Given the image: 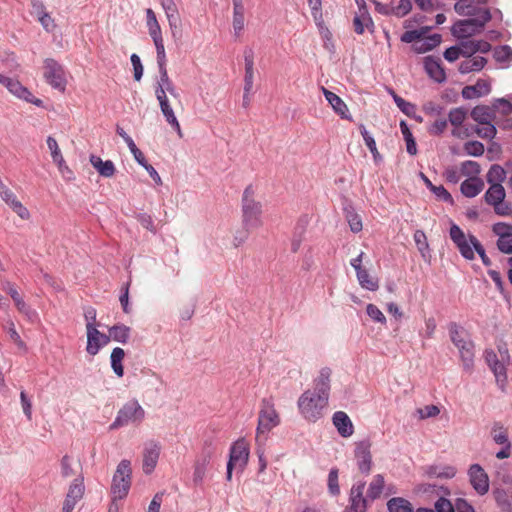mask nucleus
Listing matches in <instances>:
<instances>
[{
    "instance_id": "nucleus-1",
    "label": "nucleus",
    "mask_w": 512,
    "mask_h": 512,
    "mask_svg": "<svg viewBox=\"0 0 512 512\" xmlns=\"http://www.w3.org/2000/svg\"><path fill=\"white\" fill-rule=\"evenodd\" d=\"M331 373L330 368H322L314 380L313 390H306L298 399L299 412L308 422L315 423L324 416L328 407Z\"/></svg>"
},
{
    "instance_id": "nucleus-2",
    "label": "nucleus",
    "mask_w": 512,
    "mask_h": 512,
    "mask_svg": "<svg viewBox=\"0 0 512 512\" xmlns=\"http://www.w3.org/2000/svg\"><path fill=\"white\" fill-rule=\"evenodd\" d=\"M450 238L455 243L464 258L468 260L474 259V251H476L481 257L484 265L489 266L491 264L483 246L474 235H469L467 238L458 225L452 224L450 227Z\"/></svg>"
},
{
    "instance_id": "nucleus-3",
    "label": "nucleus",
    "mask_w": 512,
    "mask_h": 512,
    "mask_svg": "<svg viewBox=\"0 0 512 512\" xmlns=\"http://www.w3.org/2000/svg\"><path fill=\"white\" fill-rule=\"evenodd\" d=\"M255 190L252 185L245 188L242 196V222L246 229H258L263 225L262 204L254 198Z\"/></svg>"
},
{
    "instance_id": "nucleus-4",
    "label": "nucleus",
    "mask_w": 512,
    "mask_h": 512,
    "mask_svg": "<svg viewBox=\"0 0 512 512\" xmlns=\"http://www.w3.org/2000/svg\"><path fill=\"white\" fill-rule=\"evenodd\" d=\"M469 19L459 20L452 27V34L459 39H466L480 33L485 24L490 21L491 13L486 7H479L476 15Z\"/></svg>"
},
{
    "instance_id": "nucleus-5",
    "label": "nucleus",
    "mask_w": 512,
    "mask_h": 512,
    "mask_svg": "<svg viewBox=\"0 0 512 512\" xmlns=\"http://www.w3.org/2000/svg\"><path fill=\"white\" fill-rule=\"evenodd\" d=\"M131 463L129 460H122L114 473L111 485L112 500L124 499L130 490L131 486Z\"/></svg>"
},
{
    "instance_id": "nucleus-6",
    "label": "nucleus",
    "mask_w": 512,
    "mask_h": 512,
    "mask_svg": "<svg viewBox=\"0 0 512 512\" xmlns=\"http://www.w3.org/2000/svg\"><path fill=\"white\" fill-rule=\"evenodd\" d=\"M249 445L245 439L235 441L230 447L226 479L231 481L233 469L243 471L249 460Z\"/></svg>"
},
{
    "instance_id": "nucleus-7",
    "label": "nucleus",
    "mask_w": 512,
    "mask_h": 512,
    "mask_svg": "<svg viewBox=\"0 0 512 512\" xmlns=\"http://www.w3.org/2000/svg\"><path fill=\"white\" fill-rule=\"evenodd\" d=\"M145 418V410L137 400H130L118 411L110 429H117L130 423L140 424Z\"/></svg>"
},
{
    "instance_id": "nucleus-8",
    "label": "nucleus",
    "mask_w": 512,
    "mask_h": 512,
    "mask_svg": "<svg viewBox=\"0 0 512 512\" xmlns=\"http://www.w3.org/2000/svg\"><path fill=\"white\" fill-rule=\"evenodd\" d=\"M280 423V417L273 403L264 399L258 416L256 440L266 439V434Z\"/></svg>"
},
{
    "instance_id": "nucleus-9",
    "label": "nucleus",
    "mask_w": 512,
    "mask_h": 512,
    "mask_svg": "<svg viewBox=\"0 0 512 512\" xmlns=\"http://www.w3.org/2000/svg\"><path fill=\"white\" fill-rule=\"evenodd\" d=\"M449 334L453 344L459 349L463 365L466 369H470L473 364V344L466 340L464 331L456 324L451 323L449 326Z\"/></svg>"
},
{
    "instance_id": "nucleus-10",
    "label": "nucleus",
    "mask_w": 512,
    "mask_h": 512,
    "mask_svg": "<svg viewBox=\"0 0 512 512\" xmlns=\"http://www.w3.org/2000/svg\"><path fill=\"white\" fill-rule=\"evenodd\" d=\"M214 452L215 448L212 441L206 440L193 464V482L195 485L202 484Z\"/></svg>"
},
{
    "instance_id": "nucleus-11",
    "label": "nucleus",
    "mask_w": 512,
    "mask_h": 512,
    "mask_svg": "<svg viewBox=\"0 0 512 512\" xmlns=\"http://www.w3.org/2000/svg\"><path fill=\"white\" fill-rule=\"evenodd\" d=\"M43 70V76L46 82L54 89L63 92L67 84L63 66L54 59L47 58L44 60Z\"/></svg>"
},
{
    "instance_id": "nucleus-12",
    "label": "nucleus",
    "mask_w": 512,
    "mask_h": 512,
    "mask_svg": "<svg viewBox=\"0 0 512 512\" xmlns=\"http://www.w3.org/2000/svg\"><path fill=\"white\" fill-rule=\"evenodd\" d=\"M506 192L502 184L490 185L484 194L485 202L494 208V212L499 216H508L511 214V207L504 202Z\"/></svg>"
},
{
    "instance_id": "nucleus-13",
    "label": "nucleus",
    "mask_w": 512,
    "mask_h": 512,
    "mask_svg": "<svg viewBox=\"0 0 512 512\" xmlns=\"http://www.w3.org/2000/svg\"><path fill=\"white\" fill-rule=\"evenodd\" d=\"M0 84L6 87L7 90L16 98L27 103L34 104L37 107L43 106V101L35 97L27 87L21 84L19 80L0 74Z\"/></svg>"
},
{
    "instance_id": "nucleus-14",
    "label": "nucleus",
    "mask_w": 512,
    "mask_h": 512,
    "mask_svg": "<svg viewBox=\"0 0 512 512\" xmlns=\"http://www.w3.org/2000/svg\"><path fill=\"white\" fill-rule=\"evenodd\" d=\"M372 443L369 439H364L355 443L354 457L360 473L368 475L372 470Z\"/></svg>"
},
{
    "instance_id": "nucleus-15",
    "label": "nucleus",
    "mask_w": 512,
    "mask_h": 512,
    "mask_svg": "<svg viewBox=\"0 0 512 512\" xmlns=\"http://www.w3.org/2000/svg\"><path fill=\"white\" fill-rule=\"evenodd\" d=\"M85 492L84 478L73 479L66 494L62 512H72L76 504L83 498Z\"/></svg>"
},
{
    "instance_id": "nucleus-16",
    "label": "nucleus",
    "mask_w": 512,
    "mask_h": 512,
    "mask_svg": "<svg viewBox=\"0 0 512 512\" xmlns=\"http://www.w3.org/2000/svg\"><path fill=\"white\" fill-rule=\"evenodd\" d=\"M492 231L498 236V249L505 254H512V225L498 222L492 226Z\"/></svg>"
},
{
    "instance_id": "nucleus-17",
    "label": "nucleus",
    "mask_w": 512,
    "mask_h": 512,
    "mask_svg": "<svg viewBox=\"0 0 512 512\" xmlns=\"http://www.w3.org/2000/svg\"><path fill=\"white\" fill-rule=\"evenodd\" d=\"M87 333V346L86 351L88 354L94 356L99 350L110 342V337L101 333L97 327L86 325Z\"/></svg>"
},
{
    "instance_id": "nucleus-18",
    "label": "nucleus",
    "mask_w": 512,
    "mask_h": 512,
    "mask_svg": "<svg viewBox=\"0 0 512 512\" xmlns=\"http://www.w3.org/2000/svg\"><path fill=\"white\" fill-rule=\"evenodd\" d=\"M468 475L472 487L479 495H485L489 491V477L479 464L471 465Z\"/></svg>"
},
{
    "instance_id": "nucleus-19",
    "label": "nucleus",
    "mask_w": 512,
    "mask_h": 512,
    "mask_svg": "<svg viewBox=\"0 0 512 512\" xmlns=\"http://www.w3.org/2000/svg\"><path fill=\"white\" fill-rule=\"evenodd\" d=\"M365 483L354 484L350 490L349 505L344 512H365L367 509L368 498L363 496Z\"/></svg>"
},
{
    "instance_id": "nucleus-20",
    "label": "nucleus",
    "mask_w": 512,
    "mask_h": 512,
    "mask_svg": "<svg viewBox=\"0 0 512 512\" xmlns=\"http://www.w3.org/2000/svg\"><path fill=\"white\" fill-rule=\"evenodd\" d=\"M160 445L157 442L150 441L146 443L143 451V471L146 474H150L155 469L159 455Z\"/></svg>"
},
{
    "instance_id": "nucleus-21",
    "label": "nucleus",
    "mask_w": 512,
    "mask_h": 512,
    "mask_svg": "<svg viewBox=\"0 0 512 512\" xmlns=\"http://www.w3.org/2000/svg\"><path fill=\"white\" fill-rule=\"evenodd\" d=\"M0 196L21 219L27 220L30 218L28 209L17 199L12 190L1 185Z\"/></svg>"
},
{
    "instance_id": "nucleus-22",
    "label": "nucleus",
    "mask_w": 512,
    "mask_h": 512,
    "mask_svg": "<svg viewBox=\"0 0 512 512\" xmlns=\"http://www.w3.org/2000/svg\"><path fill=\"white\" fill-rule=\"evenodd\" d=\"M244 63H245V75H244V99L247 98L248 95L253 90L254 85V52L251 48H246L244 50Z\"/></svg>"
},
{
    "instance_id": "nucleus-23",
    "label": "nucleus",
    "mask_w": 512,
    "mask_h": 512,
    "mask_svg": "<svg viewBox=\"0 0 512 512\" xmlns=\"http://www.w3.org/2000/svg\"><path fill=\"white\" fill-rule=\"evenodd\" d=\"M467 118V110L462 107L453 108L448 114L450 124L454 127L452 135L458 138L468 137V130L461 128L462 124Z\"/></svg>"
},
{
    "instance_id": "nucleus-24",
    "label": "nucleus",
    "mask_w": 512,
    "mask_h": 512,
    "mask_svg": "<svg viewBox=\"0 0 512 512\" xmlns=\"http://www.w3.org/2000/svg\"><path fill=\"white\" fill-rule=\"evenodd\" d=\"M485 360L494 373L497 382L504 383L507 379L506 367L507 365L500 359L498 354L493 350H486L484 352Z\"/></svg>"
},
{
    "instance_id": "nucleus-25",
    "label": "nucleus",
    "mask_w": 512,
    "mask_h": 512,
    "mask_svg": "<svg viewBox=\"0 0 512 512\" xmlns=\"http://www.w3.org/2000/svg\"><path fill=\"white\" fill-rule=\"evenodd\" d=\"M460 52L463 57H472L477 52L487 53L491 50L489 42L484 40L464 39L459 43Z\"/></svg>"
},
{
    "instance_id": "nucleus-26",
    "label": "nucleus",
    "mask_w": 512,
    "mask_h": 512,
    "mask_svg": "<svg viewBox=\"0 0 512 512\" xmlns=\"http://www.w3.org/2000/svg\"><path fill=\"white\" fill-rule=\"evenodd\" d=\"M233 17L232 26L236 38L242 36L245 28V7L243 0H232Z\"/></svg>"
},
{
    "instance_id": "nucleus-27",
    "label": "nucleus",
    "mask_w": 512,
    "mask_h": 512,
    "mask_svg": "<svg viewBox=\"0 0 512 512\" xmlns=\"http://www.w3.org/2000/svg\"><path fill=\"white\" fill-rule=\"evenodd\" d=\"M424 68L427 74L436 82L442 83L446 80V73L439 58L427 56L424 59Z\"/></svg>"
},
{
    "instance_id": "nucleus-28",
    "label": "nucleus",
    "mask_w": 512,
    "mask_h": 512,
    "mask_svg": "<svg viewBox=\"0 0 512 512\" xmlns=\"http://www.w3.org/2000/svg\"><path fill=\"white\" fill-rule=\"evenodd\" d=\"M334 426L342 437H350L354 433V426L349 416L343 411H337L332 417Z\"/></svg>"
},
{
    "instance_id": "nucleus-29",
    "label": "nucleus",
    "mask_w": 512,
    "mask_h": 512,
    "mask_svg": "<svg viewBox=\"0 0 512 512\" xmlns=\"http://www.w3.org/2000/svg\"><path fill=\"white\" fill-rule=\"evenodd\" d=\"M321 90L335 113H337L342 119H351L350 115L348 114L349 110L347 105L338 95L326 89L325 87H322Z\"/></svg>"
},
{
    "instance_id": "nucleus-30",
    "label": "nucleus",
    "mask_w": 512,
    "mask_h": 512,
    "mask_svg": "<svg viewBox=\"0 0 512 512\" xmlns=\"http://www.w3.org/2000/svg\"><path fill=\"white\" fill-rule=\"evenodd\" d=\"M61 476L65 479L83 477L80 463L65 455L60 462Z\"/></svg>"
},
{
    "instance_id": "nucleus-31",
    "label": "nucleus",
    "mask_w": 512,
    "mask_h": 512,
    "mask_svg": "<svg viewBox=\"0 0 512 512\" xmlns=\"http://www.w3.org/2000/svg\"><path fill=\"white\" fill-rule=\"evenodd\" d=\"M485 183L479 177L467 178L461 183L460 191L467 198H473L477 196L483 189Z\"/></svg>"
},
{
    "instance_id": "nucleus-32",
    "label": "nucleus",
    "mask_w": 512,
    "mask_h": 512,
    "mask_svg": "<svg viewBox=\"0 0 512 512\" xmlns=\"http://www.w3.org/2000/svg\"><path fill=\"white\" fill-rule=\"evenodd\" d=\"M471 117L479 124H488L495 119V109L486 105H478L471 111Z\"/></svg>"
},
{
    "instance_id": "nucleus-33",
    "label": "nucleus",
    "mask_w": 512,
    "mask_h": 512,
    "mask_svg": "<svg viewBox=\"0 0 512 512\" xmlns=\"http://www.w3.org/2000/svg\"><path fill=\"white\" fill-rule=\"evenodd\" d=\"M32 4L34 8V13L37 15L38 21L41 23L43 28L47 32L53 31L56 25L51 15L45 11L44 4L42 2H39L38 0L34 1Z\"/></svg>"
},
{
    "instance_id": "nucleus-34",
    "label": "nucleus",
    "mask_w": 512,
    "mask_h": 512,
    "mask_svg": "<svg viewBox=\"0 0 512 512\" xmlns=\"http://www.w3.org/2000/svg\"><path fill=\"white\" fill-rule=\"evenodd\" d=\"M459 65V72L462 74H468L470 72L480 71L484 68L487 63L486 58L482 56L465 57Z\"/></svg>"
},
{
    "instance_id": "nucleus-35",
    "label": "nucleus",
    "mask_w": 512,
    "mask_h": 512,
    "mask_svg": "<svg viewBox=\"0 0 512 512\" xmlns=\"http://www.w3.org/2000/svg\"><path fill=\"white\" fill-rule=\"evenodd\" d=\"M90 163L103 177L110 178L115 174L116 169L111 160L103 161L99 156L91 155Z\"/></svg>"
},
{
    "instance_id": "nucleus-36",
    "label": "nucleus",
    "mask_w": 512,
    "mask_h": 512,
    "mask_svg": "<svg viewBox=\"0 0 512 512\" xmlns=\"http://www.w3.org/2000/svg\"><path fill=\"white\" fill-rule=\"evenodd\" d=\"M160 4L165 11L170 28H177L180 22V16L174 0H160Z\"/></svg>"
},
{
    "instance_id": "nucleus-37",
    "label": "nucleus",
    "mask_w": 512,
    "mask_h": 512,
    "mask_svg": "<svg viewBox=\"0 0 512 512\" xmlns=\"http://www.w3.org/2000/svg\"><path fill=\"white\" fill-rule=\"evenodd\" d=\"M385 487V480L382 474H376L373 476L367 489V498L371 501L378 499Z\"/></svg>"
},
{
    "instance_id": "nucleus-38",
    "label": "nucleus",
    "mask_w": 512,
    "mask_h": 512,
    "mask_svg": "<svg viewBox=\"0 0 512 512\" xmlns=\"http://www.w3.org/2000/svg\"><path fill=\"white\" fill-rule=\"evenodd\" d=\"M441 43V35L433 34L425 37V35L413 45L417 53H425L437 47Z\"/></svg>"
},
{
    "instance_id": "nucleus-39",
    "label": "nucleus",
    "mask_w": 512,
    "mask_h": 512,
    "mask_svg": "<svg viewBox=\"0 0 512 512\" xmlns=\"http://www.w3.org/2000/svg\"><path fill=\"white\" fill-rule=\"evenodd\" d=\"M160 110L166 120V122L171 126V128L177 133V135L182 138L183 137V132H182V129H181V126H180V123L174 113V110L169 103L167 104H163L160 106Z\"/></svg>"
},
{
    "instance_id": "nucleus-40",
    "label": "nucleus",
    "mask_w": 512,
    "mask_h": 512,
    "mask_svg": "<svg viewBox=\"0 0 512 512\" xmlns=\"http://www.w3.org/2000/svg\"><path fill=\"white\" fill-rule=\"evenodd\" d=\"M359 285L366 290L376 291L379 288L378 278L370 275L367 269L360 270L356 273Z\"/></svg>"
},
{
    "instance_id": "nucleus-41",
    "label": "nucleus",
    "mask_w": 512,
    "mask_h": 512,
    "mask_svg": "<svg viewBox=\"0 0 512 512\" xmlns=\"http://www.w3.org/2000/svg\"><path fill=\"white\" fill-rule=\"evenodd\" d=\"M124 357L125 351L120 347L114 348L111 352V368L118 377H122L124 375V368L122 365Z\"/></svg>"
},
{
    "instance_id": "nucleus-42",
    "label": "nucleus",
    "mask_w": 512,
    "mask_h": 512,
    "mask_svg": "<svg viewBox=\"0 0 512 512\" xmlns=\"http://www.w3.org/2000/svg\"><path fill=\"white\" fill-rule=\"evenodd\" d=\"M359 129H360V133H361V135H362V137L364 139V142H365L366 146L368 147V149L370 150V152H371V154L373 156L374 162L375 163L381 162L382 161V156H381V154L379 153V151L377 149L375 139L366 130L364 125H360Z\"/></svg>"
},
{
    "instance_id": "nucleus-43",
    "label": "nucleus",
    "mask_w": 512,
    "mask_h": 512,
    "mask_svg": "<svg viewBox=\"0 0 512 512\" xmlns=\"http://www.w3.org/2000/svg\"><path fill=\"white\" fill-rule=\"evenodd\" d=\"M130 328L124 324L114 325L109 328V337L114 341L126 343L129 339Z\"/></svg>"
},
{
    "instance_id": "nucleus-44",
    "label": "nucleus",
    "mask_w": 512,
    "mask_h": 512,
    "mask_svg": "<svg viewBox=\"0 0 512 512\" xmlns=\"http://www.w3.org/2000/svg\"><path fill=\"white\" fill-rule=\"evenodd\" d=\"M345 218L353 233H359L363 229L361 216L354 211L352 207L345 208Z\"/></svg>"
},
{
    "instance_id": "nucleus-45",
    "label": "nucleus",
    "mask_w": 512,
    "mask_h": 512,
    "mask_svg": "<svg viewBox=\"0 0 512 512\" xmlns=\"http://www.w3.org/2000/svg\"><path fill=\"white\" fill-rule=\"evenodd\" d=\"M146 19H147L146 24H147L148 32H149V35L151 36V38L161 37L162 36L161 27L159 25V22L157 20L155 12L151 8H148L146 10Z\"/></svg>"
},
{
    "instance_id": "nucleus-46",
    "label": "nucleus",
    "mask_w": 512,
    "mask_h": 512,
    "mask_svg": "<svg viewBox=\"0 0 512 512\" xmlns=\"http://www.w3.org/2000/svg\"><path fill=\"white\" fill-rule=\"evenodd\" d=\"M506 178V171L498 164H494L487 172L486 180L490 185L501 184Z\"/></svg>"
},
{
    "instance_id": "nucleus-47",
    "label": "nucleus",
    "mask_w": 512,
    "mask_h": 512,
    "mask_svg": "<svg viewBox=\"0 0 512 512\" xmlns=\"http://www.w3.org/2000/svg\"><path fill=\"white\" fill-rule=\"evenodd\" d=\"M390 512H413L411 503L401 497L392 498L387 503Z\"/></svg>"
},
{
    "instance_id": "nucleus-48",
    "label": "nucleus",
    "mask_w": 512,
    "mask_h": 512,
    "mask_svg": "<svg viewBox=\"0 0 512 512\" xmlns=\"http://www.w3.org/2000/svg\"><path fill=\"white\" fill-rule=\"evenodd\" d=\"M400 129H401V133L403 134V137L406 141L407 152L410 155H415L417 153L416 142H415L414 137L405 121L400 122Z\"/></svg>"
},
{
    "instance_id": "nucleus-49",
    "label": "nucleus",
    "mask_w": 512,
    "mask_h": 512,
    "mask_svg": "<svg viewBox=\"0 0 512 512\" xmlns=\"http://www.w3.org/2000/svg\"><path fill=\"white\" fill-rule=\"evenodd\" d=\"M491 435H492L493 440L499 445L510 444L509 439H508V431L500 423L494 424L492 431H491Z\"/></svg>"
},
{
    "instance_id": "nucleus-50",
    "label": "nucleus",
    "mask_w": 512,
    "mask_h": 512,
    "mask_svg": "<svg viewBox=\"0 0 512 512\" xmlns=\"http://www.w3.org/2000/svg\"><path fill=\"white\" fill-rule=\"evenodd\" d=\"M460 171L463 176L478 177L481 172L480 165L476 161L467 160L460 164Z\"/></svg>"
},
{
    "instance_id": "nucleus-51",
    "label": "nucleus",
    "mask_w": 512,
    "mask_h": 512,
    "mask_svg": "<svg viewBox=\"0 0 512 512\" xmlns=\"http://www.w3.org/2000/svg\"><path fill=\"white\" fill-rule=\"evenodd\" d=\"M46 142H47V146L51 152V157H52L53 161L57 165L61 166V164L64 162V158L62 156V153L60 151V148L58 146L56 139L52 136H48Z\"/></svg>"
},
{
    "instance_id": "nucleus-52",
    "label": "nucleus",
    "mask_w": 512,
    "mask_h": 512,
    "mask_svg": "<svg viewBox=\"0 0 512 512\" xmlns=\"http://www.w3.org/2000/svg\"><path fill=\"white\" fill-rule=\"evenodd\" d=\"M428 27L417 29V30H409L402 34L401 41L404 43H416L422 39V37L427 33Z\"/></svg>"
},
{
    "instance_id": "nucleus-53",
    "label": "nucleus",
    "mask_w": 512,
    "mask_h": 512,
    "mask_svg": "<svg viewBox=\"0 0 512 512\" xmlns=\"http://www.w3.org/2000/svg\"><path fill=\"white\" fill-rule=\"evenodd\" d=\"M4 329L7 331L9 339L20 349H25V343L16 331L15 324L12 320H8Z\"/></svg>"
},
{
    "instance_id": "nucleus-54",
    "label": "nucleus",
    "mask_w": 512,
    "mask_h": 512,
    "mask_svg": "<svg viewBox=\"0 0 512 512\" xmlns=\"http://www.w3.org/2000/svg\"><path fill=\"white\" fill-rule=\"evenodd\" d=\"M394 102L397 107L407 116L412 117L415 114L416 107L412 103L404 100L402 97L398 96L395 93H392Z\"/></svg>"
},
{
    "instance_id": "nucleus-55",
    "label": "nucleus",
    "mask_w": 512,
    "mask_h": 512,
    "mask_svg": "<svg viewBox=\"0 0 512 512\" xmlns=\"http://www.w3.org/2000/svg\"><path fill=\"white\" fill-rule=\"evenodd\" d=\"M308 5L314 21L317 25H321L323 23L322 0H308Z\"/></svg>"
},
{
    "instance_id": "nucleus-56",
    "label": "nucleus",
    "mask_w": 512,
    "mask_h": 512,
    "mask_svg": "<svg viewBox=\"0 0 512 512\" xmlns=\"http://www.w3.org/2000/svg\"><path fill=\"white\" fill-rule=\"evenodd\" d=\"M494 57L498 62L509 63L512 61V49L507 45L500 46L495 49Z\"/></svg>"
},
{
    "instance_id": "nucleus-57",
    "label": "nucleus",
    "mask_w": 512,
    "mask_h": 512,
    "mask_svg": "<svg viewBox=\"0 0 512 512\" xmlns=\"http://www.w3.org/2000/svg\"><path fill=\"white\" fill-rule=\"evenodd\" d=\"M464 151L470 156L478 157L483 155L485 148L479 141H469L464 144Z\"/></svg>"
},
{
    "instance_id": "nucleus-58",
    "label": "nucleus",
    "mask_w": 512,
    "mask_h": 512,
    "mask_svg": "<svg viewBox=\"0 0 512 512\" xmlns=\"http://www.w3.org/2000/svg\"><path fill=\"white\" fill-rule=\"evenodd\" d=\"M160 73V80L158 82V85H162V88H165L172 96L176 97L177 92L175 90V87L173 83L171 82L168 72L166 68L159 69Z\"/></svg>"
},
{
    "instance_id": "nucleus-59",
    "label": "nucleus",
    "mask_w": 512,
    "mask_h": 512,
    "mask_svg": "<svg viewBox=\"0 0 512 512\" xmlns=\"http://www.w3.org/2000/svg\"><path fill=\"white\" fill-rule=\"evenodd\" d=\"M411 9L412 3L410 0H400L396 6L391 8L390 13L397 17H403L408 14Z\"/></svg>"
},
{
    "instance_id": "nucleus-60",
    "label": "nucleus",
    "mask_w": 512,
    "mask_h": 512,
    "mask_svg": "<svg viewBox=\"0 0 512 512\" xmlns=\"http://www.w3.org/2000/svg\"><path fill=\"white\" fill-rule=\"evenodd\" d=\"M369 21H371V19L367 15L366 11L362 12L361 15L355 16L353 19L354 31L357 34H363L365 30L364 28Z\"/></svg>"
},
{
    "instance_id": "nucleus-61",
    "label": "nucleus",
    "mask_w": 512,
    "mask_h": 512,
    "mask_svg": "<svg viewBox=\"0 0 512 512\" xmlns=\"http://www.w3.org/2000/svg\"><path fill=\"white\" fill-rule=\"evenodd\" d=\"M481 127L476 129V134L483 139H493L496 135V128L492 122L488 124H480Z\"/></svg>"
},
{
    "instance_id": "nucleus-62",
    "label": "nucleus",
    "mask_w": 512,
    "mask_h": 512,
    "mask_svg": "<svg viewBox=\"0 0 512 512\" xmlns=\"http://www.w3.org/2000/svg\"><path fill=\"white\" fill-rule=\"evenodd\" d=\"M478 8L479 7H477L473 4H470V3L464 4L461 2H457L454 5L455 12L458 13L459 15H465V16L476 15Z\"/></svg>"
},
{
    "instance_id": "nucleus-63",
    "label": "nucleus",
    "mask_w": 512,
    "mask_h": 512,
    "mask_svg": "<svg viewBox=\"0 0 512 512\" xmlns=\"http://www.w3.org/2000/svg\"><path fill=\"white\" fill-rule=\"evenodd\" d=\"M368 316L375 322L385 324L386 318L381 310L374 304H368L366 307Z\"/></svg>"
},
{
    "instance_id": "nucleus-64",
    "label": "nucleus",
    "mask_w": 512,
    "mask_h": 512,
    "mask_svg": "<svg viewBox=\"0 0 512 512\" xmlns=\"http://www.w3.org/2000/svg\"><path fill=\"white\" fill-rule=\"evenodd\" d=\"M328 489L332 495H338L340 493V487L338 484V470L331 469L328 475Z\"/></svg>"
}]
</instances>
